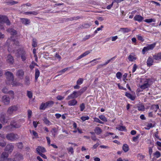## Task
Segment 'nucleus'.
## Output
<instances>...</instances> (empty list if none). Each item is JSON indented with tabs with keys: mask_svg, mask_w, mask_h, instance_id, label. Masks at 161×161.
<instances>
[{
	"mask_svg": "<svg viewBox=\"0 0 161 161\" xmlns=\"http://www.w3.org/2000/svg\"><path fill=\"white\" fill-rule=\"evenodd\" d=\"M7 32L10 33L12 36L11 39H8L6 42V45L8 47V51L9 52L14 51L15 50L14 48H16L15 46L19 45V42L17 41H16L13 39V36H16L17 34L16 31L13 28H8L6 30Z\"/></svg>",
	"mask_w": 161,
	"mask_h": 161,
	"instance_id": "nucleus-1",
	"label": "nucleus"
},
{
	"mask_svg": "<svg viewBox=\"0 0 161 161\" xmlns=\"http://www.w3.org/2000/svg\"><path fill=\"white\" fill-rule=\"evenodd\" d=\"M6 138L8 140L12 142L18 139L19 137L17 134L13 133H9L6 135Z\"/></svg>",
	"mask_w": 161,
	"mask_h": 161,
	"instance_id": "nucleus-2",
	"label": "nucleus"
},
{
	"mask_svg": "<svg viewBox=\"0 0 161 161\" xmlns=\"http://www.w3.org/2000/svg\"><path fill=\"white\" fill-rule=\"evenodd\" d=\"M23 159V155L19 153H14V158H8L7 159L8 161H15L20 160Z\"/></svg>",
	"mask_w": 161,
	"mask_h": 161,
	"instance_id": "nucleus-3",
	"label": "nucleus"
},
{
	"mask_svg": "<svg viewBox=\"0 0 161 161\" xmlns=\"http://www.w3.org/2000/svg\"><path fill=\"white\" fill-rule=\"evenodd\" d=\"M19 106L17 105H14L9 107L7 111V114L11 115L13 112L17 111L19 109Z\"/></svg>",
	"mask_w": 161,
	"mask_h": 161,
	"instance_id": "nucleus-4",
	"label": "nucleus"
},
{
	"mask_svg": "<svg viewBox=\"0 0 161 161\" xmlns=\"http://www.w3.org/2000/svg\"><path fill=\"white\" fill-rule=\"evenodd\" d=\"M80 95L79 91H74L72 94L68 96L66 98V99L68 100L71 99L75 98Z\"/></svg>",
	"mask_w": 161,
	"mask_h": 161,
	"instance_id": "nucleus-5",
	"label": "nucleus"
},
{
	"mask_svg": "<svg viewBox=\"0 0 161 161\" xmlns=\"http://www.w3.org/2000/svg\"><path fill=\"white\" fill-rule=\"evenodd\" d=\"M0 23H5L7 25H10V22L8 17L5 16L0 15Z\"/></svg>",
	"mask_w": 161,
	"mask_h": 161,
	"instance_id": "nucleus-6",
	"label": "nucleus"
},
{
	"mask_svg": "<svg viewBox=\"0 0 161 161\" xmlns=\"http://www.w3.org/2000/svg\"><path fill=\"white\" fill-rule=\"evenodd\" d=\"M7 81H6V84L7 85H10V82L14 79V76L13 74L10 72H7L5 73Z\"/></svg>",
	"mask_w": 161,
	"mask_h": 161,
	"instance_id": "nucleus-7",
	"label": "nucleus"
},
{
	"mask_svg": "<svg viewBox=\"0 0 161 161\" xmlns=\"http://www.w3.org/2000/svg\"><path fill=\"white\" fill-rule=\"evenodd\" d=\"M155 43H153L149 45L146 47H144L142 50V53L144 54H145V52L153 49L155 47Z\"/></svg>",
	"mask_w": 161,
	"mask_h": 161,
	"instance_id": "nucleus-8",
	"label": "nucleus"
},
{
	"mask_svg": "<svg viewBox=\"0 0 161 161\" xmlns=\"http://www.w3.org/2000/svg\"><path fill=\"white\" fill-rule=\"evenodd\" d=\"M149 82V80L147 79L143 80V84L140 86V88L142 90H144L148 88L150 86Z\"/></svg>",
	"mask_w": 161,
	"mask_h": 161,
	"instance_id": "nucleus-9",
	"label": "nucleus"
},
{
	"mask_svg": "<svg viewBox=\"0 0 161 161\" xmlns=\"http://www.w3.org/2000/svg\"><path fill=\"white\" fill-rule=\"evenodd\" d=\"M1 117L0 118V121L2 123H6L8 121V118H5V113H2L1 114Z\"/></svg>",
	"mask_w": 161,
	"mask_h": 161,
	"instance_id": "nucleus-10",
	"label": "nucleus"
},
{
	"mask_svg": "<svg viewBox=\"0 0 161 161\" xmlns=\"http://www.w3.org/2000/svg\"><path fill=\"white\" fill-rule=\"evenodd\" d=\"M2 101L5 105H8L10 103V98L9 97L5 95L2 97Z\"/></svg>",
	"mask_w": 161,
	"mask_h": 161,
	"instance_id": "nucleus-11",
	"label": "nucleus"
},
{
	"mask_svg": "<svg viewBox=\"0 0 161 161\" xmlns=\"http://www.w3.org/2000/svg\"><path fill=\"white\" fill-rule=\"evenodd\" d=\"M153 58L155 60L156 62L158 63L159 61H161V52L155 54L153 56Z\"/></svg>",
	"mask_w": 161,
	"mask_h": 161,
	"instance_id": "nucleus-12",
	"label": "nucleus"
},
{
	"mask_svg": "<svg viewBox=\"0 0 161 161\" xmlns=\"http://www.w3.org/2000/svg\"><path fill=\"white\" fill-rule=\"evenodd\" d=\"M14 147L11 144L7 145L5 148V150L9 153H11L13 150Z\"/></svg>",
	"mask_w": 161,
	"mask_h": 161,
	"instance_id": "nucleus-13",
	"label": "nucleus"
},
{
	"mask_svg": "<svg viewBox=\"0 0 161 161\" xmlns=\"http://www.w3.org/2000/svg\"><path fill=\"white\" fill-rule=\"evenodd\" d=\"M7 62L9 64H12L14 62L13 57L10 55H8L6 58Z\"/></svg>",
	"mask_w": 161,
	"mask_h": 161,
	"instance_id": "nucleus-14",
	"label": "nucleus"
},
{
	"mask_svg": "<svg viewBox=\"0 0 161 161\" xmlns=\"http://www.w3.org/2000/svg\"><path fill=\"white\" fill-rule=\"evenodd\" d=\"M24 74V72L23 70L19 69L17 70L16 75L17 76L21 79L23 78Z\"/></svg>",
	"mask_w": 161,
	"mask_h": 161,
	"instance_id": "nucleus-15",
	"label": "nucleus"
},
{
	"mask_svg": "<svg viewBox=\"0 0 161 161\" xmlns=\"http://www.w3.org/2000/svg\"><path fill=\"white\" fill-rule=\"evenodd\" d=\"M153 58L152 57H149L147 59V65L148 66H152L153 63Z\"/></svg>",
	"mask_w": 161,
	"mask_h": 161,
	"instance_id": "nucleus-16",
	"label": "nucleus"
},
{
	"mask_svg": "<svg viewBox=\"0 0 161 161\" xmlns=\"http://www.w3.org/2000/svg\"><path fill=\"white\" fill-rule=\"evenodd\" d=\"M143 19L144 18L143 17L139 15H136L134 18V20L139 22H142Z\"/></svg>",
	"mask_w": 161,
	"mask_h": 161,
	"instance_id": "nucleus-17",
	"label": "nucleus"
},
{
	"mask_svg": "<svg viewBox=\"0 0 161 161\" xmlns=\"http://www.w3.org/2000/svg\"><path fill=\"white\" fill-rule=\"evenodd\" d=\"M20 21L22 24L25 25H29L31 22L30 20L27 18H21Z\"/></svg>",
	"mask_w": 161,
	"mask_h": 161,
	"instance_id": "nucleus-18",
	"label": "nucleus"
},
{
	"mask_svg": "<svg viewBox=\"0 0 161 161\" xmlns=\"http://www.w3.org/2000/svg\"><path fill=\"white\" fill-rule=\"evenodd\" d=\"M136 55L133 53H131L128 57V59L129 61L133 62L136 60Z\"/></svg>",
	"mask_w": 161,
	"mask_h": 161,
	"instance_id": "nucleus-19",
	"label": "nucleus"
},
{
	"mask_svg": "<svg viewBox=\"0 0 161 161\" xmlns=\"http://www.w3.org/2000/svg\"><path fill=\"white\" fill-rule=\"evenodd\" d=\"M36 151L37 153L40 154L41 153H43L46 152V150L44 148L41 146H38L36 148Z\"/></svg>",
	"mask_w": 161,
	"mask_h": 161,
	"instance_id": "nucleus-20",
	"label": "nucleus"
},
{
	"mask_svg": "<svg viewBox=\"0 0 161 161\" xmlns=\"http://www.w3.org/2000/svg\"><path fill=\"white\" fill-rule=\"evenodd\" d=\"M131 29L128 28H121L120 29L119 31L122 32L123 33H125L129 32L130 31Z\"/></svg>",
	"mask_w": 161,
	"mask_h": 161,
	"instance_id": "nucleus-21",
	"label": "nucleus"
},
{
	"mask_svg": "<svg viewBox=\"0 0 161 161\" xmlns=\"http://www.w3.org/2000/svg\"><path fill=\"white\" fill-rule=\"evenodd\" d=\"M3 130L6 131H11L13 130V127L11 125V124L10 125H8L3 127Z\"/></svg>",
	"mask_w": 161,
	"mask_h": 161,
	"instance_id": "nucleus-22",
	"label": "nucleus"
},
{
	"mask_svg": "<svg viewBox=\"0 0 161 161\" xmlns=\"http://www.w3.org/2000/svg\"><path fill=\"white\" fill-rule=\"evenodd\" d=\"M77 103V101L75 99L69 101L68 102V104L70 106H73L76 105Z\"/></svg>",
	"mask_w": 161,
	"mask_h": 161,
	"instance_id": "nucleus-23",
	"label": "nucleus"
},
{
	"mask_svg": "<svg viewBox=\"0 0 161 161\" xmlns=\"http://www.w3.org/2000/svg\"><path fill=\"white\" fill-rule=\"evenodd\" d=\"M8 156V153L5 152L3 153L0 156L1 159H0V161H3L2 159L7 158Z\"/></svg>",
	"mask_w": 161,
	"mask_h": 161,
	"instance_id": "nucleus-24",
	"label": "nucleus"
},
{
	"mask_svg": "<svg viewBox=\"0 0 161 161\" xmlns=\"http://www.w3.org/2000/svg\"><path fill=\"white\" fill-rule=\"evenodd\" d=\"M10 124L13 128H19L20 126V125L16 123V122L14 121H12Z\"/></svg>",
	"mask_w": 161,
	"mask_h": 161,
	"instance_id": "nucleus-25",
	"label": "nucleus"
},
{
	"mask_svg": "<svg viewBox=\"0 0 161 161\" xmlns=\"http://www.w3.org/2000/svg\"><path fill=\"white\" fill-rule=\"evenodd\" d=\"M38 14L37 11H29L25 12L24 14L26 15L32 14L34 15H36Z\"/></svg>",
	"mask_w": 161,
	"mask_h": 161,
	"instance_id": "nucleus-26",
	"label": "nucleus"
},
{
	"mask_svg": "<svg viewBox=\"0 0 161 161\" xmlns=\"http://www.w3.org/2000/svg\"><path fill=\"white\" fill-rule=\"evenodd\" d=\"M125 96L132 100H134L135 99V96L132 95L131 94L128 92L125 93Z\"/></svg>",
	"mask_w": 161,
	"mask_h": 161,
	"instance_id": "nucleus-27",
	"label": "nucleus"
},
{
	"mask_svg": "<svg viewBox=\"0 0 161 161\" xmlns=\"http://www.w3.org/2000/svg\"><path fill=\"white\" fill-rule=\"evenodd\" d=\"M10 83L13 86H19L22 85L21 83L14 80V79L10 82Z\"/></svg>",
	"mask_w": 161,
	"mask_h": 161,
	"instance_id": "nucleus-28",
	"label": "nucleus"
},
{
	"mask_svg": "<svg viewBox=\"0 0 161 161\" xmlns=\"http://www.w3.org/2000/svg\"><path fill=\"white\" fill-rule=\"evenodd\" d=\"M94 131L97 135H98L101 133L102 132V130L100 127H95L94 129Z\"/></svg>",
	"mask_w": 161,
	"mask_h": 161,
	"instance_id": "nucleus-29",
	"label": "nucleus"
},
{
	"mask_svg": "<svg viewBox=\"0 0 161 161\" xmlns=\"http://www.w3.org/2000/svg\"><path fill=\"white\" fill-rule=\"evenodd\" d=\"M43 120L46 125H52V123L48 119L47 117L44 118Z\"/></svg>",
	"mask_w": 161,
	"mask_h": 161,
	"instance_id": "nucleus-30",
	"label": "nucleus"
},
{
	"mask_svg": "<svg viewBox=\"0 0 161 161\" xmlns=\"http://www.w3.org/2000/svg\"><path fill=\"white\" fill-rule=\"evenodd\" d=\"M114 58V57L111 58L110 59H109V60H108L107 61H106L105 63L104 64L99 65L98 67L100 68V67H102L103 66L106 65L108 63H109L111 60H112Z\"/></svg>",
	"mask_w": 161,
	"mask_h": 161,
	"instance_id": "nucleus-31",
	"label": "nucleus"
},
{
	"mask_svg": "<svg viewBox=\"0 0 161 161\" xmlns=\"http://www.w3.org/2000/svg\"><path fill=\"white\" fill-rule=\"evenodd\" d=\"M137 108L138 110L140 111H143L145 110L144 106L142 104H139L137 106Z\"/></svg>",
	"mask_w": 161,
	"mask_h": 161,
	"instance_id": "nucleus-32",
	"label": "nucleus"
},
{
	"mask_svg": "<svg viewBox=\"0 0 161 161\" xmlns=\"http://www.w3.org/2000/svg\"><path fill=\"white\" fill-rule=\"evenodd\" d=\"M26 56L27 55L26 54L25 52V51H23L21 55V58L23 61H24L25 60L26 58Z\"/></svg>",
	"mask_w": 161,
	"mask_h": 161,
	"instance_id": "nucleus-33",
	"label": "nucleus"
},
{
	"mask_svg": "<svg viewBox=\"0 0 161 161\" xmlns=\"http://www.w3.org/2000/svg\"><path fill=\"white\" fill-rule=\"evenodd\" d=\"M40 75V71L39 70L37 69H35V80H37L38 77H39Z\"/></svg>",
	"mask_w": 161,
	"mask_h": 161,
	"instance_id": "nucleus-34",
	"label": "nucleus"
},
{
	"mask_svg": "<svg viewBox=\"0 0 161 161\" xmlns=\"http://www.w3.org/2000/svg\"><path fill=\"white\" fill-rule=\"evenodd\" d=\"M68 153L71 154H74V149L72 147H70L67 148Z\"/></svg>",
	"mask_w": 161,
	"mask_h": 161,
	"instance_id": "nucleus-35",
	"label": "nucleus"
},
{
	"mask_svg": "<svg viewBox=\"0 0 161 161\" xmlns=\"http://www.w3.org/2000/svg\"><path fill=\"white\" fill-rule=\"evenodd\" d=\"M123 149L125 152H127L129 149V147L126 144H124L123 146Z\"/></svg>",
	"mask_w": 161,
	"mask_h": 161,
	"instance_id": "nucleus-36",
	"label": "nucleus"
},
{
	"mask_svg": "<svg viewBox=\"0 0 161 161\" xmlns=\"http://www.w3.org/2000/svg\"><path fill=\"white\" fill-rule=\"evenodd\" d=\"M137 157L139 160L143 159L145 157V156L143 155L142 153H139L137 155Z\"/></svg>",
	"mask_w": 161,
	"mask_h": 161,
	"instance_id": "nucleus-37",
	"label": "nucleus"
},
{
	"mask_svg": "<svg viewBox=\"0 0 161 161\" xmlns=\"http://www.w3.org/2000/svg\"><path fill=\"white\" fill-rule=\"evenodd\" d=\"M146 127H145V129L146 130H149L151 128H152L154 127V126L153 125V124L151 123H148L146 125Z\"/></svg>",
	"mask_w": 161,
	"mask_h": 161,
	"instance_id": "nucleus-38",
	"label": "nucleus"
},
{
	"mask_svg": "<svg viewBox=\"0 0 161 161\" xmlns=\"http://www.w3.org/2000/svg\"><path fill=\"white\" fill-rule=\"evenodd\" d=\"M47 107L46 105V103H42L40 107V109L41 110H44Z\"/></svg>",
	"mask_w": 161,
	"mask_h": 161,
	"instance_id": "nucleus-39",
	"label": "nucleus"
},
{
	"mask_svg": "<svg viewBox=\"0 0 161 161\" xmlns=\"http://www.w3.org/2000/svg\"><path fill=\"white\" fill-rule=\"evenodd\" d=\"M53 104V102L51 101L46 103V105H47V107L52 106Z\"/></svg>",
	"mask_w": 161,
	"mask_h": 161,
	"instance_id": "nucleus-40",
	"label": "nucleus"
},
{
	"mask_svg": "<svg viewBox=\"0 0 161 161\" xmlns=\"http://www.w3.org/2000/svg\"><path fill=\"white\" fill-rule=\"evenodd\" d=\"M99 119L102 120V121L104 122H107V119L103 115H100L99 117Z\"/></svg>",
	"mask_w": 161,
	"mask_h": 161,
	"instance_id": "nucleus-41",
	"label": "nucleus"
},
{
	"mask_svg": "<svg viewBox=\"0 0 161 161\" xmlns=\"http://www.w3.org/2000/svg\"><path fill=\"white\" fill-rule=\"evenodd\" d=\"M154 155L156 158H158L161 156V154L159 151H157L154 153Z\"/></svg>",
	"mask_w": 161,
	"mask_h": 161,
	"instance_id": "nucleus-42",
	"label": "nucleus"
},
{
	"mask_svg": "<svg viewBox=\"0 0 161 161\" xmlns=\"http://www.w3.org/2000/svg\"><path fill=\"white\" fill-rule=\"evenodd\" d=\"M70 67H67L59 71L58 73H60L59 75H61L63 74L64 73L65 71H67L69 69H70Z\"/></svg>",
	"mask_w": 161,
	"mask_h": 161,
	"instance_id": "nucleus-43",
	"label": "nucleus"
},
{
	"mask_svg": "<svg viewBox=\"0 0 161 161\" xmlns=\"http://www.w3.org/2000/svg\"><path fill=\"white\" fill-rule=\"evenodd\" d=\"M144 21L148 23L154 22L155 20L153 19H147L144 20Z\"/></svg>",
	"mask_w": 161,
	"mask_h": 161,
	"instance_id": "nucleus-44",
	"label": "nucleus"
},
{
	"mask_svg": "<svg viewBox=\"0 0 161 161\" xmlns=\"http://www.w3.org/2000/svg\"><path fill=\"white\" fill-rule=\"evenodd\" d=\"M31 133H32L33 135L35 136V137L36 138H38V135L36 132L34 130L31 131L30 130Z\"/></svg>",
	"mask_w": 161,
	"mask_h": 161,
	"instance_id": "nucleus-45",
	"label": "nucleus"
},
{
	"mask_svg": "<svg viewBox=\"0 0 161 161\" xmlns=\"http://www.w3.org/2000/svg\"><path fill=\"white\" fill-rule=\"evenodd\" d=\"M86 90L87 87H84L78 91L80 92V95H81V94L83 93Z\"/></svg>",
	"mask_w": 161,
	"mask_h": 161,
	"instance_id": "nucleus-46",
	"label": "nucleus"
},
{
	"mask_svg": "<svg viewBox=\"0 0 161 161\" xmlns=\"http://www.w3.org/2000/svg\"><path fill=\"white\" fill-rule=\"evenodd\" d=\"M80 110L81 111H83L84 109H85V105L84 103H82L81 104H80Z\"/></svg>",
	"mask_w": 161,
	"mask_h": 161,
	"instance_id": "nucleus-47",
	"label": "nucleus"
},
{
	"mask_svg": "<svg viewBox=\"0 0 161 161\" xmlns=\"http://www.w3.org/2000/svg\"><path fill=\"white\" fill-rule=\"evenodd\" d=\"M32 45L33 47H36L37 45L36 40L35 39H33L32 41Z\"/></svg>",
	"mask_w": 161,
	"mask_h": 161,
	"instance_id": "nucleus-48",
	"label": "nucleus"
},
{
	"mask_svg": "<svg viewBox=\"0 0 161 161\" xmlns=\"http://www.w3.org/2000/svg\"><path fill=\"white\" fill-rule=\"evenodd\" d=\"M83 79L80 78L77 80L76 84L78 85H80L83 83Z\"/></svg>",
	"mask_w": 161,
	"mask_h": 161,
	"instance_id": "nucleus-49",
	"label": "nucleus"
},
{
	"mask_svg": "<svg viewBox=\"0 0 161 161\" xmlns=\"http://www.w3.org/2000/svg\"><path fill=\"white\" fill-rule=\"evenodd\" d=\"M94 121L98 122V123L103 124V123L102 121H100V120L98 118L95 117L94 119Z\"/></svg>",
	"mask_w": 161,
	"mask_h": 161,
	"instance_id": "nucleus-50",
	"label": "nucleus"
},
{
	"mask_svg": "<svg viewBox=\"0 0 161 161\" xmlns=\"http://www.w3.org/2000/svg\"><path fill=\"white\" fill-rule=\"evenodd\" d=\"M27 112L28 118L29 119H30L31 118L32 114V111L31 110L29 109L28 110Z\"/></svg>",
	"mask_w": 161,
	"mask_h": 161,
	"instance_id": "nucleus-51",
	"label": "nucleus"
},
{
	"mask_svg": "<svg viewBox=\"0 0 161 161\" xmlns=\"http://www.w3.org/2000/svg\"><path fill=\"white\" fill-rule=\"evenodd\" d=\"M117 129L120 131H123L125 130V127L123 126H119L117 127Z\"/></svg>",
	"mask_w": 161,
	"mask_h": 161,
	"instance_id": "nucleus-52",
	"label": "nucleus"
},
{
	"mask_svg": "<svg viewBox=\"0 0 161 161\" xmlns=\"http://www.w3.org/2000/svg\"><path fill=\"white\" fill-rule=\"evenodd\" d=\"M27 95L30 98H31L32 97V93L31 92L27 91Z\"/></svg>",
	"mask_w": 161,
	"mask_h": 161,
	"instance_id": "nucleus-53",
	"label": "nucleus"
},
{
	"mask_svg": "<svg viewBox=\"0 0 161 161\" xmlns=\"http://www.w3.org/2000/svg\"><path fill=\"white\" fill-rule=\"evenodd\" d=\"M89 119V117L88 116H82L80 118V119L83 121H85L86 120H87Z\"/></svg>",
	"mask_w": 161,
	"mask_h": 161,
	"instance_id": "nucleus-54",
	"label": "nucleus"
},
{
	"mask_svg": "<svg viewBox=\"0 0 161 161\" xmlns=\"http://www.w3.org/2000/svg\"><path fill=\"white\" fill-rule=\"evenodd\" d=\"M2 91L4 93H8L9 92L8 89L6 87L3 88L2 90Z\"/></svg>",
	"mask_w": 161,
	"mask_h": 161,
	"instance_id": "nucleus-55",
	"label": "nucleus"
},
{
	"mask_svg": "<svg viewBox=\"0 0 161 161\" xmlns=\"http://www.w3.org/2000/svg\"><path fill=\"white\" fill-rule=\"evenodd\" d=\"M8 93L10 95L11 97H12L13 98H14V93L13 91H9L8 92Z\"/></svg>",
	"mask_w": 161,
	"mask_h": 161,
	"instance_id": "nucleus-56",
	"label": "nucleus"
},
{
	"mask_svg": "<svg viewBox=\"0 0 161 161\" xmlns=\"http://www.w3.org/2000/svg\"><path fill=\"white\" fill-rule=\"evenodd\" d=\"M137 36L138 40L142 42L144 41V39L143 38V37L141 36V35H138Z\"/></svg>",
	"mask_w": 161,
	"mask_h": 161,
	"instance_id": "nucleus-57",
	"label": "nucleus"
},
{
	"mask_svg": "<svg viewBox=\"0 0 161 161\" xmlns=\"http://www.w3.org/2000/svg\"><path fill=\"white\" fill-rule=\"evenodd\" d=\"M137 66L136 64H135L133 65L132 70V72L133 73L134 72L136 71V69H137Z\"/></svg>",
	"mask_w": 161,
	"mask_h": 161,
	"instance_id": "nucleus-58",
	"label": "nucleus"
},
{
	"mask_svg": "<svg viewBox=\"0 0 161 161\" xmlns=\"http://www.w3.org/2000/svg\"><path fill=\"white\" fill-rule=\"evenodd\" d=\"M121 75L122 74L121 73L119 72H118L116 74V76L118 79H120L121 78Z\"/></svg>",
	"mask_w": 161,
	"mask_h": 161,
	"instance_id": "nucleus-59",
	"label": "nucleus"
},
{
	"mask_svg": "<svg viewBox=\"0 0 161 161\" xmlns=\"http://www.w3.org/2000/svg\"><path fill=\"white\" fill-rule=\"evenodd\" d=\"M139 135L135 137H134L133 138L132 140L133 142H136L137 141V140L139 138Z\"/></svg>",
	"mask_w": 161,
	"mask_h": 161,
	"instance_id": "nucleus-60",
	"label": "nucleus"
},
{
	"mask_svg": "<svg viewBox=\"0 0 161 161\" xmlns=\"http://www.w3.org/2000/svg\"><path fill=\"white\" fill-rule=\"evenodd\" d=\"M56 98L58 100H61L64 99V97L60 95H58L57 96Z\"/></svg>",
	"mask_w": 161,
	"mask_h": 161,
	"instance_id": "nucleus-61",
	"label": "nucleus"
},
{
	"mask_svg": "<svg viewBox=\"0 0 161 161\" xmlns=\"http://www.w3.org/2000/svg\"><path fill=\"white\" fill-rule=\"evenodd\" d=\"M90 53V52L89 51H87L86 52H85V53L82 54V55L83 57L86 56V55Z\"/></svg>",
	"mask_w": 161,
	"mask_h": 161,
	"instance_id": "nucleus-62",
	"label": "nucleus"
},
{
	"mask_svg": "<svg viewBox=\"0 0 161 161\" xmlns=\"http://www.w3.org/2000/svg\"><path fill=\"white\" fill-rule=\"evenodd\" d=\"M17 146L20 149H21L23 147L22 144L21 143H18L17 144Z\"/></svg>",
	"mask_w": 161,
	"mask_h": 161,
	"instance_id": "nucleus-63",
	"label": "nucleus"
},
{
	"mask_svg": "<svg viewBox=\"0 0 161 161\" xmlns=\"http://www.w3.org/2000/svg\"><path fill=\"white\" fill-rule=\"evenodd\" d=\"M25 84L27 85H28L30 84L29 79L28 78H26L25 80Z\"/></svg>",
	"mask_w": 161,
	"mask_h": 161,
	"instance_id": "nucleus-64",
	"label": "nucleus"
}]
</instances>
